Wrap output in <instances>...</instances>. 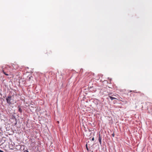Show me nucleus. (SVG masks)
<instances>
[{
  "instance_id": "nucleus-1",
  "label": "nucleus",
  "mask_w": 152,
  "mask_h": 152,
  "mask_svg": "<svg viewBox=\"0 0 152 152\" xmlns=\"http://www.w3.org/2000/svg\"><path fill=\"white\" fill-rule=\"evenodd\" d=\"M12 96H9L7 98H6V100L7 102L9 104H11V102L10 101L11 100Z\"/></svg>"
},
{
  "instance_id": "nucleus-2",
  "label": "nucleus",
  "mask_w": 152,
  "mask_h": 152,
  "mask_svg": "<svg viewBox=\"0 0 152 152\" xmlns=\"http://www.w3.org/2000/svg\"><path fill=\"white\" fill-rule=\"evenodd\" d=\"M110 94H108V96H109L110 97V99L112 100L113 99H118L115 98L114 97H112V96H111L110 95Z\"/></svg>"
},
{
  "instance_id": "nucleus-3",
  "label": "nucleus",
  "mask_w": 152,
  "mask_h": 152,
  "mask_svg": "<svg viewBox=\"0 0 152 152\" xmlns=\"http://www.w3.org/2000/svg\"><path fill=\"white\" fill-rule=\"evenodd\" d=\"M98 140H99V142L100 144H101L102 137L100 136V135H99Z\"/></svg>"
},
{
  "instance_id": "nucleus-4",
  "label": "nucleus",
  "mask_w": 152,
  "mask_h": 152,
  "mask_svg": "<svg viewBox=\"0 0 152 152\" xmlns=\"http://www.w3.org/2000/svg\"><path fill=\"white\" fill-rule=\"evenodd\" d=\"M18 108L19 111L20 112V113H21L22 112V110L20 108V107L19 106Z\"/></svg>"
},
{
  "instance_id": "nucleus-5",
  "label": "nucleus",
  "mask_w": 152,
  "mask_h": 152,
  "mask_svg": "<svg viewBox=\"0 0 152 152\" xmlns=\"http://www.w3.org/2000/svg\"><path fill=\"white\" fill-rule=\"evenodd\" d=\"M2 72L6 76H8L9 75L8 74H7L5 72V70L4 69L3 70Z\"/></svg>"
},
{
  "instance_id": "nucleus-6",
  "label": "nucleus",
  "mask_w": 152,
  "mask_h": 152,
  "mask_svg": "<svg viewBox=\"0 0 152 152\" xmlns=\"http://www.w3.org/2000/svg\"><path fill=\"white\" fill-rule=\"evenodd\" d=\"M86 148L87 150L88 151H89V149L88 147V145H87V144H86Z\"/></svg>"
},
{
  "instance_id": "nucleus-7",
  "label": "nucleus",
  "mask_w": 152,
  "mask_h": 152,
  "mask_svg": "<svg viewBox=\"0 0 152 152\" xmlns=\"http://www.w3.org/2000/svg\"><path fill=\"white\" fill-rule=\"evenodd\" d=\"M112 136H113V137H114V136H115L114 133H113L112 134Z\"/></svg>"
},
{
  "instance_id": "nucleus-8",
  "label": "nucleus",
  "mask_w": 152,
  "mask_h": 152,
  "mask_svg": "<svg viewBox=\"0 0 152 152\" xmlns=\"http://www.w3.org/2000/svg\"><path fill=\"white\" fill-rule=\"evenodd\" d=\"M23 152H29V151L27 150H26L24 151Z\"/></svg>"
},
{
  "instance_id": "nucleus-9",
  "label": "nucleus",
  "mask_w": 152,
  "mask_h": 152,
  "mask_svg": "<svg viewBox=\"0 0 152 152\" xmlns=\"http://www.w3.org/2000/svg\"><path fill=\"white\" fill-rule=\"evenodd\" d=\"M91 75H92L93 76L94 75V74L93 73H91Z\"/></svg>"
},
{
  "instance_id": "nucleus-10",
  "label": "nucleus",
  "mask_w": 152,
  "mask_h": 152,
  "mask_svg": "<svg viewBox=\"0 0 152 152\" xmlns=\"http://www.w3.org/2000/svg\"><path fill=\"white\" fill-rule=\"evenodd\" d=\"M94 137H93L92 138V141H94Z\"/></svg>"
},
{
  "instance_id": "nucleus-11",
  "label": "nucleus",
  "mask_w": 152,
  "mask_h": 152,
  "mask_svg": "<svg viewBox=\"0 0 152 152\" xmlns=\"http://www.w3.org/2000/svg\"><path fill=\"white\" fill-rule=\"evenodd\" d=\"M0 152H4V151L1 150H0Z\"/></svg>"
},
{
  "instance_id": "nucleus-12",
  "label": "nucleus",
  "mask_w": 152,
  "mask_h": 152,
  "mask_svg": "<svg viewBox=\"0 0 152 152\" xmlns=\"http://www.w3.org/2000/svg\"><path fill=\"white\" fill-rule=\"evenodd\" d=\"M16 66H18V65H16Z\"/></svg>"
},
{
  "instance_id": "nucleus-13",
  "label": "nucleus",
  "mask_w": 152,
  "mask_h": 152,
  "mask_svg": "<svg viewBox=\"0 0 152 152\" xmlns=\"http://www.w3.org/2000/svg\"><path fill=\"white\" fill-rule=\"evenodd\" d=\"M138 92V93H140V92Z\"/></svg>"
}]
</instances>
